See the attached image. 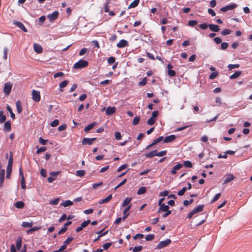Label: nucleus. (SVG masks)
Returning a JSON list of instances; mask_svg holds the SVG:
<instances>
[{"mask_svg":"<svg viewBox=\"0 0 252 252\" xmlns=\"http://www.w3.org/2000/svg\"><path fill=\"white\" fill-rule=\"evenodd\" d=\"M89 65L88 61L80 60L77 63H74L73 68L75 69H82L87 67Z\"/></svg>","mask_w":252,"mask_h":252,"instance_id":"1","label":"nucleus"},{"mask_svg":"<svg viewBox=\"0 0 252 252\" xmlns=\"http://www.w3.org/2000/svg\"><path fill=\"white\" fill-rule=\"evenodd\" d=\"M204 208V205L203 204L197 206L196 207L193 209L188 214L187 217L189 219H191L194 214L202 212Z\"/></svg>","mask_w":252,"mask_h":252,"instance_id":"2","label":"nucleus"},{"mask_svg":"<svg viewBox=\"0 0 252 252\" xmlns=\"http://www.w3.org/2000/svg\"><path fill=\"white\" fill-rule=\"evenodd\" d=\"M171 243V241L169 239H167L164 241H160L158 245L156 246V250H160L164 247H166Z\"/></svg>","mask_w":252,"mask_h":252,"instance_id":"3","label":"nucleus"},{"mask_svg":"<svg viewBox=\"0 0 252 252\" xmlns=\"http://www.w3.org/2000/svg\"><path fill=\"white\" fill-rule=\"evenodd\" d=\"M12 84L9 82H6L4 84V88H3V92L6 95H8L9 94L12 88Z\"/></svg>","mask_w":252,"mask_h":252,"instance_id":"4","label":"nucleus"},{"mask_svg":"<svg viewBox=\"0 0 252 252\" xmlns=\"http://www.w3.org/2000/svg\"><path fill=\"white\" fill-rule=\"evenodd\" d=\"M32 98L34 101L39 102L40 100V92L33 90L32 91Z\"/></svg>","mask_w":252,"mask_h":252,"instance_id":"5","label":"nucleus"},{"mask_svg":"<svg viewBox=\"0 0 252 252\" xmlns=\"http://www.w3.org/2000/svg\"><path fill=\"white\" fill-rule=\"evenodd\" d=\"M237 5L235 3L228 5L222 7L220 9V10L222 12H226L228 10H232L237 7Z\"/></svg>","mask_w":252,"mask_h":252,"instance_id":"6","label":"nucleus"},{"mask_svg":"<svg viewBox=\"0 0 252 252\" xmlns=\"http://www.w3.org/2000/svg\"><path fill=\"white\" fill-rule=\"evenodd\" d=\"M13 24L20 29L21 30H22L24 32H27V29L26 28L24 24L21 22L17 21H13Z\"/></svg>","mask_w":252,"mask_h":252,"instance_id":"7","label":"nucleus"},{"mask_svg":"<svg viewBox=\"0 0 252 252\" xmlns=\"http://www.w3.org/2000/svg\"><path fill=\"white\" fill-rule=\"evenodd\" d=\"M59 16V12L58 11H55L53 12L52 14H49L47 16L48 19H49V21L52 22L56 20Z\"/></svg>","mask_w":252,"mask_h":252,"instance_id":"8","label":"nucleus"},{"mask_svg":"<svg viewBox=\"0 0 252 252\" xmlns=\"http://www.w3.org/2000/svg\"><path fill=\"white\" fill-rule=\"evenodd\" d=\"M96 139V138H84L82 141V145H86L88 144L89 145H91L93 142Z\"/></svg>","mask_w":252,"mask_h":252,"instance_id":"9","label":"nucleus"},{"mask_svg":"<svg viewBox=\"0 0 252 252\" xmlns=\"http://www.w3.org/2000/svg\"><path fill=\"white\" fill-rule=\"evenodd\" d=\"M176 138V136L175 135H170L168 136H166L164 138H163V141L165 143H170L175 140Z\"/></svg>","mask_w":252,"mask_h":252,"instance_id":"10","label":"nucleus"},{"mask_svg":"<svg viewBox=\"0 0 252 252\" xmlns=\"http://www.w3.org/2000/svg\"><path fill=\"white\" fill-rule=\"evenodd\" d=\"M128 45V42L125 40L121 39L119 43L117 44V46L119 48H123L126 46H127Z\"/></svg>","mask_w":252,"mask_h":252,"instance_id":"11","label":"nucleus"},{"mask_svg":"<svg viewBox=\"0 0 252 252\" xmlns=\"http://www.w3.org/2000/svg\"><path fill=\"white\" fill-rule=\"evenodd\" d=\"M235 177L232 174H229L225 176V179L223 182V184H227L234 179Z\"/></svg>","mask_w":252,"mask_h":252,"instance_id":"12","label":"nucleus"},{"mask_svg":"<svg viewBox=\"0 0 252 252\" xmlns=\"http://www.w3.org/2000/svg\"><path fill=\"white\" fill-rule=\"evenodd\" d=\"M210 30L214 32H218L220 29L218 25L213 24H208Z\"/></svg>","mask_w":252,"mask_h":252,"instance_id":"13","label":"nucleus"},{"mask_svg":"<svg viewBox=\"0 0 252 252\" xmlns=\"http://www.w3.org/2000/svg\"><path fill=\"white\" fill-rule=\"evenodd\" d=\"M116 111L115 107L108 106L106 110V114L110 116L114 114Z\"/></svg>","mask_w":252,"mask_h":252,"instance_id":"14","label":"nucleus"},{"mask_svg":"<svg viewBox=\"0 0 252 252\" xmlns=\"http://www.w3.org/2000/svg\"><path fill=\"white\" fill-rule=\"evenodd\" d=\"M11 123L9 121L5 122L3 127V131L5 132H9L11 130Z\"/></svg>","mask_w":252,"mask_h":252,"instance_id":"15","label":"nucleus"},{"mask_svg":"<svg viewBox=\"0 0 252 252\" xmlns=\"http://www.w3.org/2000/svg\"><path fill=\"white\" fill-rule=\"evenodd\" d=\"M159 208L158 210V212L159 213L160 212H165L169 210V207L168 205H165L164 203L160 205Z\"/></svg>","mask_w":252,"mask_h":252,"instance_id":"16","label":"nucleus"},{"mask_svg":"<svg viewBox=\"0 0 252 252\" xmlns=\"http://www.w3.org/2000/svg\"><path fill=\"white\" fill-rule=\"evenodd\" d=\"M33 48H34V51L38 54H40V53H42V52L43 51L42 47L40 45H39L37 43L34 44Z\"/></svg>","mask_w":252,"mask_h":252,"instance_id":"17","label":"nucleus"},{"mask_svg":"<svg viewBox=\"0 0 252 252\" xmlns=\"http://www.w3.org/2000/svg\"><path fill=\"white\" fill-rule=\"evenodd\" d=\"M131 204L127 206L124 210L123 214L124 216L122 218L123 220H125L126 218H127V217L129 215V213H127V212L129 210V209L131 208Z\"/></svg>","mask_w":252,"mask_h":252,"instance_id":"18","label":"nucleus"},{"mask_svg":"<svg viewBox=\"0 0 252 252\" xmlns=\"http://www.w3.org/2000/svg\"><path fill=\"white\" fill-rule=\"evenodd\" d=\"M5 175V170L2 169L0 172V187H1L3 185Z\"/></svg>","mask_w":252,"mask_h":252,"instance_id":"19","label":"nucleus"},{"mask_svg":"<svg viewBox=\"0 0 252 252\" xmlns=\"http://www.w3.org/2000/svg\"><path fill=\"white\" fill-rule=\"evenodd\" d=\"M183 166V164L181 163H178L176 165H175L173 169L171 171V173L172 174H175L176 173V171L177 170H179Z\"/></svg>","mask_w":252,"mask_h":252,"instance_id":"20","label":"nucleus"},{"mask_svg":"<svg viewBox=\"0 0 252 252\" xmlns=\"http://www.w3.org/2000/svg\"><path fill=\"white\" fill-rule=\"evenodd\" d=\"M16 106L17 113L20 114L22 112L23 108L21 102L19 100L16 101Z\"/></svg>","mask_w":252,"mask_h":252,"instance_id":"21","label":"nucleus"},{"mask_svg":"<svg viewBox=\"0 0 252 252\" xmlns=\"http://www.w3.org/2000/svg\"><path fill=\"white\" fill-rule=\"evenodd\" d=\"M22 242V238L20 237H19L17 239L16 242V248L18 251H20L21 249Z\"/></svg>","mask_w":252,"mask_h":252,"instance_id":"22","label":"nucleus"},{"mask_svg":"<svg viewBox=\"0 0 252 252\" xmlns=\"http://www.w3.org/2000/svg\"><path fill=\"white\" fill-rule=\"evenodd\" d=\"M73 204V202L69 200H66L65 201H64L62 202V203L61 204V206H63L64 207L71 206Z\"/></svg>","mask_w":252,"mask_h":252,"instance_id":"23","label":"nucleus"},{"mask_svg":"<svg viewBox=\"0 0 252 252\" xmlns=\"http://www.w3.org/2000/svg\"><path fill=\"white\" fill-rule=\"evenodd\" d=\"M241 71H236L229 77V78L230 79H236L238 78L241 74Z\"/></svg>","mask_w":252,"mask_h":252,"instance_id":"24","label":"nucleus"},{"mask_svg":"<svg viewBox=\"0 0 252 252\" xmlns=\"http://www.w3.org/2000/svg\"><path fill=\"white\" fill-rule=\"evenodd\" d=\"M140 2V0H134L128 6V8L130 9L136 7Z\"/></svg>","mask_w":252,"mask_h":252,"instance_id":"25","label":"nucleus"},{"mask_svg":"<svg viewBox=\"0 0 252 252\" xmlns=\"http://www.w3.org/2000/svg\"><path fill=\"white\" fill-rule=\"evenodd\" d=\"M112 199V194L109 195L106 198L99 201V204H101L108 202Z\"/></svg>","mask_w":252,"mask_h":252,"instance_id":"26","label":"nucleus"},{"mask_svg":"<svg viewBox=\"0 0 252 252\" xmlns=\"http://www.w3.org/2000/svg\"><path fill=\"white\" fill-rule=\"evenodd\" d=\"M33 225V222H28V221H23L22 223V226L24 228L31 227Z\"/></svg>","mask_w":252,"mask_h":252,"instance_id":"27","label":"nucleus"},{"mask_svg":"<svg viewBox=\"0 0 252 252\" xmlns=\"http://www.w3.org/2000/svg\"><path fill=\"white\" fill-rule=\"evenodd\" d=\"M25 204L23 201H17L15 204V206L18 209H22L24 207Z\"/></svg>","mask_w":252,"mask_h":252,"instance_id":"28","label":"nucleus"},{"mask_svg":"<svg viewBox=\"0 0 252 252\" xmlns=\"http://www.w3.org/2000/svg\"><path fill=\"white\" fill-rule=\"evenodd\" d=\"M142 249H143L142 246H135L133 248L131 247L129 249V250H132L133 252H139L141 251L142 250Z\"/></svg>","mask_w":252,"mask_h":252,"instance_id":"29","label":"nucleus"},{"mask_svg":"<svg viewBox=\"0 0 252 252\" xmlns=\"http://www.w3.org/2000/svg\"><path fill=\"white\" fill-rule=\"evenodd\" d=\"M95 123L93 122L90 124H89L87 126L85 127L84 129V131L85 132H88L90 130L92 129L95 125Z\"/></svg>","mask_w":252,"mask_h":252,"instance_id":"30","label":"nucleus"},{"mask_svg":"<svg viewBox=\"0 0 252 252\" xmlns=\"http://www.w3.org/2000/svg\"><path fill=\"white\" fill-rule=\"evenodd\" d=\"M4 112L0 111V124L3 123L6 120V116L3 115Z\"/></svg>","mask_w":252,"mask_h":252,"instance_id":"31","label":"nucleus"},{"mask_svg":"<svg viewBox=\"0 0 252 252\" xmlns=\"http://www.w3.org/2000/svg\"><path fill=\"white\" fill-rule=\"evenodd\" d=\"M68 84V81L67 80H64L61 83H60L59 86L61 88L60 91L63 92V90L62 88H64L66 86V85Z\"/></svg>","mask_w":252,"mask_h":252,"instance_id":"32","label":"nucleus"},{"mask_svg":"<svg viewBox=\"0 0 252 252\" xmlns=\"http://www.w3.org/2000/svg\"><path fill=\"white\" fill-rule=\"evenodd\" d=\"M146 191V188L145 187H140L137 191V194L141 195L145 193Z\"/></svg>","mask_w":252,"mask_h":252,"instance_id":"33","label":"nucleus"},{"mask_svg":"<svg viewBox=\"0 0 252 252\" xmlns=\"http://www.w3.org/2000/svg\"><path fill=\"white\" fill-rule=\"evenodd\" d=\"M13 162V159L12 153L10 152V157H9V158L8 159L7 166L12 167Z\"/></svg>","mask_w":252,"mask_h":252,"instance_id":"34","label":"nucleus"},{"mask_svg":"<svg viewBox=\"0 0 252 252\" xmlns=\"http://www.w3.org/2000/svg\"><path fill=\"white\" fill-rule=\"evenodd\" d=\"M132 198L131 197H126L124 201L122 206L123 207H126L127 206V205L130 202Z\"/></svg>","mask_w":252,"mask_h":252,"instance_id":"35","label":"nucleus"},{"mask_svg":"<svg viewBox=\"0 0 252 252\" xmlns=\"http://www.w3.org/2000/svg\"><path fill=\"white\" fill-rule=\"evenodd\" d=\"M103 230H104V229H103L99 231L96 232L95 233L97 234L99 236V237H101L102 236L106 235L108 232V230H107L104 232H103Z\"/></svg>","mask_w":252,"mask_h":252,"instance_id":"36","label":"nucleus"},{"mask_svg":"<svg viewBox=\"0 0 252 252\" xmlns=\"http://www.w3.org/2000/svg\"><path fill=\"white\" fill-rule=\"evenodd\" d=\"M7 110L10 114V117L12 119H14L15 118V114L13 113L12 110L10 106L8 105H7Z\"/></svg>","mask_w":252,"mask_h":252,"instance_id":"37","label":"nucleus"},{"mask_svg":"<svg viewBox=\"0 0 252 252\" xmlns=\"http://www.w3.org/2000/svg\"><path fill=\"white\" fill-rule=\"evenodd\" d=\"M12 167L7 166L6 175V178H10V177L11 176V172H12Z\"/></svg>","mask_w":252,"mask_h":252,"instance_id":"38","label":"nucleus"},{"mask_svg":"<svg viewBox=\"0 0 252 252\" xmlns=\"http://www.w3.org/2000/svg\"><path fill=\"white\" fill-rule=\"evenodd\" d=\"M85 174V171L84 170H79L76 171V175L82 177H83Z\"/></svg>","mask_w":252,"mask_h":252,"instance_id":"39","label":"nucleus"},{"mask_svg":"<svg viewBox=\"0 0 252 252\" xmlns=\"http://www.w3.org/2000/svg\"><path fill=\"white\" fill-rule=\"evenodd\" d=\"M231 33V31L229 29H226L221 32V34L222 36H225Z\"/></svg>","mask_w":252,"mask_h":252,"instance_id":"40","label":"nucleus"},{"mask_svg":"<svg viewBox=\"0 0 252 252\" xmlns=\"http://www.w3.org/2000/svg\"><path fill=\"white\" fill-rule=\"evenodd\" d=\"M60 200V198H57L53 200H51L49 202V203L53 205H56L59 203Z\"/></svg>","mask_w":252,"mask_h":252,"instance_id":"41","label":"nucleus"},{"mask_svg":"<svg viewBox=\"0 0 252 252\" xmlns=\"http://www.w3.org/2000/svg\"><path fill=\"white\" fill-rule=\"evenodd\" d=\"M155 238V235L153 234H148L145 237V240L146 241H152Z\"/></svg>","mask_w":252,"mask_h":252,"instance_id":"42","label":"nucleus"},{"mask_svg":"<svg viewBox=\"0 0 252 252\" xmlns=\"http://www.w3.org/2000/svg\"><path fill=\"white\" fill-rule=\"evenodd\" d=\"M221 195V193H218L217 194H216L215 196L213 197V198L212 199V200L211 201V203H213L214 202H215V201H216L217 200H218L219 198L220 197Z\"/></svg>","mask_w":252,"mask_h":252,"instance_id":"43","label":"nucleus"},{"mask_svg":"<svg viewBox=\"0 0 252 252\" xmlns=\"http://www.w3.org/2000/svg\"><path fill=\"white\" fill-rule=\"evenodd\" d=\"M183 165L185 167H188V168H190L192 166V163L191 162V161H190L189 160H187V161H184Z\"/></svg>","mask_w":252,"mask_h":252,"instance_id":"44","label":"nucleus"},{"mask_svg":"<svg viewBox=\"0 0 252 252\" xmlns=\"http://www.w3.org/2000/svg\"><path fill=\"white\" fill-rule=\"evenodd\" d=\"M147 82V79L146 77H144L142 81H140L138 83V85L139 86H145Z\"/></svg>","mask_w":252,"mask_h":252,"instance_id":"45","label":"nucleus"},{"mask_svg":"<svg viewBox=\"0 0 252 252\" xmlns=\"http://www.w3.org/2000/svg\"><path fill=\"white\" fill-rule=\"evenodd\" d=\"M73 240V237H68L64 241L63 244L67 246V245L70 244V243Z\"/></svg>","mask_w":252,"mask_h":252,"instance_id":"46","label":"nucleus"},{"mask_svg":"<svg viewBox=\"0 0 252 252\" xmlns=\"http://www.w3.org/2000/svg\"><path fill=\"white\" fill-rule=\"evenodd\" d=\"M239 66H240L239 64H229L228 65V68L229 70H232L233 68H238Z\"/></svg>","mask_w":252,"mask_h":252,"instance_id":"47","label":"nucleus"},{"mask_svg":"<svg viewBox=\"0 0 252 252\" xmlns=\"http://www.w3.org/2000/svg\"><path fill=\"white\" fill-rule=\"evenodd\" d=\"M39 229V227H37V226H34L33 227H32L31 228V229L28 230L27 231V233L28 234H30V233H32V232H33V231H36L37 230H38Z\"/></svg>","mask_w":252,"mask_h":252,"instance_id":"48","label":"nucleus"},{"mask_svg":"<svg viewBox=\"0 0 252 252\" xmlns=\"http://www.w3.org/2000/svg\"><path fill=\"white\" fill-rule=\"evenodd\" d=\"M197 24V21L196 20H190L188 22V26L193 27Z\"/></svg>","mask_w":252,"mask_h":252,"instance_id":"49","label":"nucleus"},{"mask_svg":"<svg viewBox=\"0 0 252 252\" xmlns=\"http://www.w3.org/2000/svg\"><path fill=\"white\" fill-rule=\"evenodd\" d=\"M163 139H164L163 136H159V137H158V138H157L156 139L154 140L153 142L154 143V144L155 145H156L159 142H160Z\"/></svg>","mask_w":252,"mask_h":252,"instance_id":"50","label":"nucleus"},{"mask_svg":"<svg viewBox=\"0 0 252 252\" xmlns=\"http://www.w3.org/2000/svg\"><path fill=\"white\" fill-rule=\"evenodd\" d=\"M187 190V188L186 187H184L182 188V189L180 190H179L178 192V195L179 196H182L184 194L185 191Z\"/></svg>","mask_w":252,"mask_h":252,"instance_id":"51","label":"nucleus"},{"mask_svg":"<svg viewBox=\"0 0 252 252\" xmlns=\"http://www.w3.org/2000/svg\"><path fill=\"white\" fill-rule=\"evenodd\" d=\"M46 150H47V148L46 147H41L40 148H38L36 150V153L37 154H39L41 152H43L45 151Z\"/></svg>","mask_w":252,"mask_h":252,"instance_id":"52","label":"nucleus"},{"mask_svg":"<svg viewBox=\"0 0 252 252\" xmlns=\"http://www.w3.org/2000/svg\"><path fill=\"white\" fill-rule=\"evenodd\" d=\"M155 119L150 117L147 121V124L150 126H152L155 124Z\"/></svg>","mask_w":252,"mask_h":252,"instance_id":"53","label":"nucleus"},{"mask_svg":"<svg viewBox=\"0 0 252 252\" xmlns=\"http://www.w3.org/2000/svg\"><path fill=\"white\" fill-rule=\"evenodd\" d=\"M140 121V117H135L132 121V124L134 126L138 124Z\"/></svg>","mask_w":252,"mask_h":252,"instance_id":"54","label":"nucleus"},{"mask_svg":"<svg viewBox=\"0 0 252 252\" xmlns=\"http://www.w3.org/2000/svg\"><path fill=\"white\" fill-rule=\"evenodd\" d=\"M59 124V120L56 119V120H54L53 122H52L50 124V126H52V127H55L56 126H57Z\"/></svg>","mask_w":252,"mask_h":252,"instance_id":"55","label":"nucleus"},{"mask_svg":"<svg viewBox=\"0 0 252 252\" xmlns=\"http://www.w3.org/2000/svg\"><path fill=\"white\" fill-rule=\"evenodd\" d=\"M91 222L90 220H85L84 222H83L81 224V226L83 228L84 227H86L87 226V225Z\"/></svg>","mask_w":252,"mask_h":252,"instance_id":"56","label":"nucleus"},{"mask_svg":"<svg viewBox=\"0 0 252 252\" xmlns=\"http://www.w3.org/2000/svg\"><path fill=\"white\" fill-rule=\"evenodd\" d=\"M144 235L141 233H138L136 234L134 236H133V239L134 240H137L138 239H142L144 237Z\"/></svg>","mask_w":252,"mask_h":252,"instance_id":"57","label":"nucleus"},{"mask_svg":"<svg viewBox=\"0 0 252 252\" xmlns=\"http://www.w3.org/2000/svg\"><path fill=\"white\" fill-rule=\"evenodd\" d=\"M126 179H124L120 183H119L115 188V190H116L118 188H120L122 186L126 184Z\"/></svg>","mask_w":252,"mask_h":252,"instance_id":"58","label":"nucleus"},{"mask_svg":"<svg viewBox=\"0 0 252 252\" xmlns=\"http://www.w3.org/2000/svg\"><path fill=\"white\" fill-rule=\"evenodd\" d=\"M109 64H112L115 63V58L114 57H110L107 60Z\"/></svg>","mask_w":252,"mask_h":252,"instance_id":"59","label":"nucleus"},{"mask_svg":"<svg viewBox=\"0 0 252 252\" xmlns=\"http://www.w3.org/2000/svg\"><path fill=\"white\" fill-rule=\"evenodd\" d=\"M112 243H105V244H104L102 247H103V248L104 250H108L110 247L112 245Z\"/></svg>","mask_w":252,"mask_h":252,"instance_id":"60","label":"nucleus"},{"mask_svg":"<svg viewBox=\"0 0 252 252\" xmlns=\"http://www.w3.org/2000/svg\"><path fill=\"white\" fill-rule=\"evenodd\" d=\"M39 142L42 145H46L47 143V140L44 139L42 137L39 138Z\"/></svg>","mask_w":252,"mask_h":252,"instance_id":"61","label":"nucleus"},{"mask_svg":"<svg viewBox=\"0 0 252 252\" xmlns=\"http://www.w3.org/2000/svg\"><path fill=\"white\" fill-rule=\"evenodd\" d=\"M127 167V164H124L120 166L117 170V172H120Z\"/></svg>","mask_w":252,"mask_h":252,"instance_id":"62","label":"nucleus"},{"mask_svg":"<svg viewBox=\"0 0 252 252\" xmlns=\"http://www.w3.org/2000/svg\"><path fill=\"white\" fill-rule=\"evenodd\" d=\"M115 137L117 140H119L121 139L122 136L120 132H116L115 133Z\"/></svg>","mask_w":252,"mask_h":252,"instance_id":"63","label":"nucleus"},{"mask_svg":"<svg viewBox=\"0 0 252 252\" xmlns=\"http://www.w3.org/2000/svg\"><path fill=\"white\" fill-rule=\"evenodd\" d=\"M168 74L171 77H174L176 75V72L174 70L172 69L168 70Z\"/></svg>","mask_w":252,"mask_h":252,"instance_id":"64","label":"nucleus"}]
</instances>
